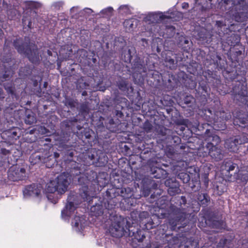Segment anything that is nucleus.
Listing matches in <instances>:
<instances>
[{"label":"nucleus","mask_w":248,"mask_h":248,"mask_svg":"<svg viewBox=\"0 0 248 248\" xmlns=\"http://www.w3.org/2000/svg\"><path fill=\"white\" fill-rule=\"evenodd\" d=\"M65 104L71 108L75 107V102L73 99L71 98L66 97L65 98Z\"/></svg>","instance_id":"obj_56"},{"label":"nucleus","mask_w":248,"mask_h":248,"mask_svg":"<svg viewBox=\"0 0 248 248\" xmlns=\"http://www.w3.org/2000/svg\"><path fill=\"white\" fill-rule=\"evenodd\" d=\"M233 124L239 127H246L248 125V115L247 112L241 110L236 111L233 113Z\"/></svg>","instance_id":"obj_19"},{"label":"nucleus","mask_w":248,"mask_h":248,"mask_svg":"<svg viewBox=\"0 0 248 248\" xmlns=\"http://www.w3.org/2000/svg\"><path fill=\"white\" fill-rule=\"evenodd\" d=\"M26 177V170L24 168L13 166L8 172V178L10 181L15 182L24 180Z\"/></svg>","instance_id":"obj_16"},{"label":"nucleus","mask_w":248,"mask_h":248,"mask_svg":"<svg viewBox=\"0 0 248 248\" xmlns=\"http://www.w3.org/2000/svg\"><path fill=\"white\" fill-rule=\"evenodd\" d=\"M89 86V85L83 81H78L77 87L78 89H86Z\"/></svg>","instance_id":"obj_55"},{"label":"nucleus","mask_w":248,"mask_h":248,"mask_svg":"<svg viewBox=\"0 0 248 248\" xmlns=\"http://www.w3.org/2000/svg\"><path fill=\"white\" fill-rule=\"evenodd\" d=\"M150 174L153 178L156 179H164L168 175V172L165 170L156 167L151 168Z\"/></svg>","instance_id":"obj_30"},{"label":"nucleus","mask_w":248,"mask_h":248,"mask_svg":"<svg viewBox=\"0 0 248 248\" xmlns=\"http://www.w3.org/2000/svg\"><path fill=\"white\" fill-rule=\"evenodd\" d=\"M205 114L210 119V122L213 124V128L215 130L220 131L224 130L226 128L225 121L213 116L211 109L205 110Z\"/></svg>","instance_id":"obj_20"},{"label":"nucleus","mask_w":248,"mask_h":248,"mask_svg":"<svg viewBox=\"0 0 248 248\" xmlns=\"http://www.w3.org/2000/svg\"><path fill=\"white\" fill-rule=\"evenodd\" d=\"M36 122V119L33 113L31 111H26L25 118V123L26 124L31 125Z\"/></svg>","instance_id":"obj_44"},{"label":"nucleus","mask_w":248,"mask_h":248,"mask_svg":"<svg viewBox=\"0 0 248 248\" xmlns=\"http://www.w3.org/2000/svg\"><path fill=\"white\" fill-rule=\"evenodd\" d=\"M191 43L189 41L187 37L185 36L180 35L177 39V45L184 51H188L190 49V46Z\"/></svg>","instance_id":"obj_33"},{"label":"nucleus","mask_w":248,"mask_h":248,"mask_svg":"<svg viewBox=\"0 0 248 248\" xmlns=\"http://www.w3.org/2000/svg\"><path fill=\"white\" fill-rule=\"evenodd\" d=\"M88 158L90 160V164L96 167L104 166L108 161V157L104 153L100 150L92 149L88 154Z\"/></svg>","instance_id":"obj_13"},{"label":"nucleus","mask_w":248,"mask_h":248,"mask_svg":"<svg viewBox=\"0 0 248 248\" xmlns=\"http://www.w3.org/2000/svg\"><path fill=\"white\" fill-rule=\"evenodd\" d=\"M13 46L18 53L24 55L29 60L34 64H37L40 61L37 46L31 43L28 38H18L14 40Z\"/></svg>","instance_id":"obj_3"},{"label":"nucleus","mask_w":248,"mask_h":248,"mask_svg":"<svg viewBox=\"0 0 248 248\" xmlns=\"http://www.w3.org/2000/svg\"><path fill=\"white\" fill-rule=\"evenodd\" d=\"M136 51L135 48L131 47L129 48L128 50H124L122 54V59L125 62L127 63L130 62L131 61L132 58L136 54Z\"/></svg>","instance_id":"obj_36"},{"label":"nucleus","mask_w":248,"mask_h":248,"mask_svg":"<svg viewBox=\"0 0 248 248\" xmlns=\"http://www.w3.org/2000/svg\"><path fill=\"white\" fill-rule=\"evenodd\" d=\"M114 206V204L110 203L108 201L100 202L91 206V215L95 217L102 216L105 220L112 219L113 214L115 213Z\"/></svg>","instance_id":"obj_6"},{"label":"nucleus","mask_w":248,"mask_h":248,"mask_svg":"<svg viewBox=\"0 0 248 248\" xmlns=\"http://www.w3.org/2000/svg\"><path fill=\"white\" fill-rule=\"evenodd\" d=\"M12 61L13 60H12L11 54L10 53L8 54L7 56H3L2 57L3 62L4 63H8L9 65V67L11 66V63H13Z\"/></svg>","instance_id":"obj_54"},{"label":"nucleus","mask_w":248,"mask_h":248,"mask_svg":"<svg viewBox=\"0 0 248 248\" xmlns=\"http://www.w3.org/2000/svg\"><path fill=\"white\" fill-rule=\"evenodd\" d=\"M189 186L190 187L191 191L193 192H196L200 190V183L198 180H192L191 182L188 183Z\"/></svg>","instance_id":"obj_51"},{"label":"nucleus","mask_w":248,"mask_h":248,"mask_svg":"<svg viewBox=\"0 0 248 248\" xmlns=\"http://www.w3.org/2000/svg\"><path fill=\"white\" fill-rule=\"evenodd\" d=\"M119 107L116 106V109L113 112V115L116 116V118H122L124 116V113L121 110H119ZM115 117V116H113Z\"/></svg>","instance_id":"obj_57"},{"label":"nucleus","mask_w":248,"mask_h":248,"mask_svg":"<svg viewBox=\"0 0 248 248\" xmlns=\"http://www.w3.org/2000/svg\"><path fill=\"white\" fill-rule=\"evenodd\" d=\"M233 98L237 102L243 104L248 103V95L247 89L242 85L233 88Z\"/></svg>","instance_id":"obj_17"},{"label":"nucleus","mask_w":248,"mask_h":248,"mask_svg":"<svg viewBox=\"0 0 248 248\" xmlns=\"http://www.w3.org/2000/svg\"><path fill=\"white\" fill-rule=\"evenodd\" d=\"M27 6H28L29 8L33 9L37 8L38 7L39 3L34 1H27L26 2Z\"/></svg>","instance_id":"obj_59"},{"label":"nucleus","mask_w":248,"mask_h":248,"mask_svg":"<svg viewBox=\"0 0 248 248\" xmlns=\"http://www.w3.org/2000/svg\"><path fill=\"white\" fill-rule=\"evenodd\" d=\"M138 20L136 19H129L125 20L124 22V26L128 29L129 31L133 30L137 24Z\"/></svg>","instance_id":"obj_45"},{"label":"nucleus","mask_w":248,"mask_h":248,"mask_svg":"<svg viewBox=\"0 0 248 248\" xmlns=\"http://www.w3.org/2000/svg\"><path fill=\"white\" fill-rule=\"evenodd\" d=\"M85 219L84 216H75L72 221V225L77 231L82 230L85 226Z\"/></svg>","instance_id":"obj_31"},{"label":"nucleus","mask_w":248,"mask_h":248,"mask_svg":"<svg viewBox=\"0 0 248 248\" xmlns=\"http://www.w3.org/2000/svg\"><path fill=\"white\" fill-rule=\"evenodd\" d=\"M177 77L181 81V85H183L186 88L189 89H194L197 86V82L195 78L187 75L183 71L179 72Z\"/></svg>","instance_id":"obj_18"},{"label":"nucleus","mask_w":248,"mask_h":248,"mask_svg":"<svg viewBox=\"0 0 248 248\" xmlns=\"http://www.w3.org/2000/svg\"><path fill=\"white\" fill-rule=\"evenodd\" d=\"M79 52L80 53V56H83V57H87L88 56V52L87 50L85 49H82Z\"/></svg>","instance_id":"obj_63"},{"label":"nucleus","mask_w":248,"mask_h":248,"mask_svg":"<svg viewBox=\"0 0 248 248\" xmlns=\"http://www.w3.org/2000/svg\"><path fill=\"white\" fill-rule=\"evenodd\" d=\"M217 248H233L232 240L230 239H221L217 246Z\"/></svg>","instance_id":"obj_42"},{"label":"nucleus","mask_w":248,"mask_h":248,"mask_svg":"<svg viewBox=\"0 0 248 248\" xmlns=\"http://www.w3.org/2000/svg\"><path fill=\"white\" fill-rule=\"evenodd\" d=\"M10 154L9 150L0 147V167L5 166L9 164L8 158Z\"/></svg>","instance_id":"obj_34"},{"label":"nucleus","mask_w":248,"mask_h":248,"mask_svg":"<svg viewBox=\"0 0 248 248\" xmlns=\"http://www.w3.org/2000/svg\"><path fill=\"white\" fill-rule=\"evenodd\" d=\"M233 5L234 19L237 22H243L248 18V3L244 0H232L229 1Z\"/></svg>","instance_id":"obj_7"},{"label":"nucleus","mask_w":248,"mask_h":248,"mask_svg":"<svg viewBox=\"0 0 248 248\" xmlns=\"http://www.w3.org/2000/svg\"><path fill=\"white\" fill-rule=\"evenodd\" d=\"M116 86L119 89L123 92L127 93L129 91V83L127 79L120 77L116 81Z\"/></svg>","instance_id":"obj_35"},{"label":"nucleus","mask_w":248,"mask_h":248,"mask_svg":"<svg viewBox=\"0 0 248 248\" xmlns=\"http://www.w3.org/2000/svg\"><path fill=\"white\" fill-rule=\"evenodd\" d=\"M177 177L178 179L181 180L184 184H188L190 181L189 174L185 172H179L177 175Z\"/></svg>","instance_id":"obj_49"},{"label":"nucleus","mask_w":248,"mask_h":248,"mask_svg":"<svg viewBox=\"0 0 248 248\" xmlns=\"http://www.w3.org/2000/svg\"><path fill=\"white\" fill-rule=\"evenodd\" d=\"M78 184L80 186L79 188V194L83 201L91 203L92 197L90 195L88 186L91 182L99 184L98 176L95 171L91 170L85 173H82L77 178Z\"/></svg>","instance_id":"obj_4"},{"label":"nucleus","mask_w":248,"mask_h":248,"mask_svg":"<svg viewBox=\"0 0 248 248\" xmlns=\"http://www.w3.org/2000/svg\"><path fill=\"white\" fill-rule=\"evenodd\" d=\"M170 202L169 223L173 230H180L187 223L186 210L188 206L186 198L185 196H176L172 198Z\"/></svg>","instance_id":"obj_2"},{"label":"nucleus","mask_w":248,"mask_h":248,"mask_svg":"<svg viewBox=\"0 0 248 248\" xmlns=\"http://www.w3.org/2000/svg\"><path fill=\"white\" fill-rule=\"evenodd\" d=\"M114 103L117 106L121 107V109H123L124 107L123 105H126L127 100L125 98L120 96H116L113 99Z\"/></svg>","instance_id":"obj_48"},{"label":"nucleus","mask_w":248,"mask_h":248,"mask_svg":"<svg viewBox=\"0 0 248 248\" xmlns=\"http://www.w3.org/2000/svg\"><path fill=\"white\" fill-rule=\"evenodd\" d=\"M213 116L224 121H227L232 118V115L230 112L224 110L217 111Z\"/></svg>","instance_id":"obj_38"},{"label":"nucleus","mask_w":248,"mask_h":248,"mask_svg":"<svg viewBox=\"0 0 248 248\" xmlns=\"http://www.w3.org/2000/svg\"><path fill=\"white\" fill-rule=\"evenodd\" d=\"M79 130H81L80 135H79V138L83 139L84 137L86 139H90L91 134L93 133V131L89 128H83L80 126H77Z\"/></svg>","instance_id":"obj_43"},{"label":"nucleus","mask_w":248,"mask_h":248,"mask_svg":"<svg viewBox=\"0 0 248 248\" xmlns=\"http://www.w3.org/2000/svg\"><path fill=\"white\" fill-rule=\"evenodd\" d=\"M222 173L230 181H232L239 170L238 165L231 160L224 161L221 166Z\"/></svg>","instance_id":"obj_11"},{"label":"nucleus","mask_w":248,"mask_h":248,"mask_svg":"<svg viewBox=\"0 0 248 248\" xmlns=\"http://www.w3.org/2000/svg\"><path fill=\"white\" fill-rule=\"evenodd\" d=\"M164 84L168 90H172L181 85V81L177 76L169 75L167 80L165 81Z\"/></svg>","instance_id":"obj_29"},{"label":"nucleus","mask_w":248,"mask_h":248,"mask_svg":"<svg viewBox=\"0 0 248 248\" xmlns=\"http://www.w3.org/2000/svg\"><path fill=\"white\" fill-rule=\"evenodd\" d=\"M207 74H208V75H206L204 76L205 77V78H206V80L209 81V78H212L215 79V78L213 77V72L211 71L208 70Z\"/></svg>","instance_id":"obj_61"},{"label":"nucleus","mask_w":248,"mask_h":248,"mask_svg":"<svg viewBox=\"0 0 248 248\" xmlns=\"http://www.w3.org/2000/svg\"><path fill=\"white\" fill-rule=\"evenodd\" d=\"M168 17L162 13H151L147 15L144 20L149 24L158 23L164 21Z\"/></svg>","instance_id":"obj_25"},{"label":"nucleus","mask_w":248,"mask_h":248,"mask_svg":"<svg viewBox=\"0 0 248 248\" xmlns=\"http://www.w3.org/2000/svg\"><path fill=\"white\" fill-rule=\"evenodd\" d=\"M200 156H205L209 155L212 160L217 162L224 157L223 151L220 146L209 144L208 146L201 147L198 150Z\"/></svg>","instance_id":"obj_8"},{"label":"nucleus","mask_w":248,"mask_h":248,"mask_svg":"<svg viewBox=\"0 0 248 248\" xmlns=\"http://www.w3.org/2000/svg\"><path fill=\"white\" fill-rule=\"evenodd\" d=\"M48 184L49 183L47 184L46 189V192L49 193V194H48L47 195V197L49 201H50L51 202L55 204L58 202V199L60 198V197L63 193H60L58 191V190H56L52 192L47 191V188Z\"/></svg>","instance_id":"obj_37"},{"label":"nucleus","mask_w":248,"mask_h":248,"mask_svg":"<svg viewBox=\"0 0 248 248\" xmlns=\"http://www.w3.org/2000/svg\"><path fill=\"white\" fill-rule=\"evenodd\" d=\"M159 133L161 136L164 137L162 140H165L169 145H177L181 142V139L170 129L163 127L160 129Z\"/></svg>","instance_id":"obj_15"},{"label":"nucleus","mask_w":248,"mask_h":248,"mask_svg":"<svg viewBox=\"0 0 248 248\" xmlns=\"http://www.w3.org/2000/svg\"><path fill=\"white\" fill-rule=\"evenodd\" d=\"M113 8L111 7H108L106 9H104L102 10L101 12V13L103 15H106L107 16H110L112 12H113Z\"/></svg>","instance_id":"obj_58"},{"label":"nucleus","mask_w":248,"mask_h":248,"mask_svg":"<svg viewBox=\"0 0 248 248\" xmlns=\"http://www.w3.org/2000/svg\"><path fill=\"white\" fill-rule=\"evenodd\" d=\"M216 25L217 26V33L218 35L219 39L223 41L225 40V36L227 35V31H229L226 25L223 23V21H217ZM227 43L231 46H235L239 43V38L237 35L232 33L230 36H227L226 39Z\"/></svg>","instance_id":"obj_9"},{"label":"nucleus","mask_w":248,"mask_h":248,"mask_svg":"<svg viewBox=\"0 0 248 248\" xmlns=\"http://www.w3.org/2000/svg\"><path fill=\"white\" fill-rule=\"evenodd\" d=\"M160 74L158 71L149 70L148 72L147 71V74L145 75V77L151 78L154 79L155 81H159L160 79Z\"/></svg>","instance_id":"obj_50"},{"label":"nucleus","mask_w":248,"mask_h":248,"mask_svg":"<svg viewBox=\"0 0 248 248\" xmlns=\"http://www.w3.org/2000/svg\"><path fill=\"white\" fill-rule=\"evenodd\" d=\"M111 225L109 227L108 231L110 235L114 237L119 238L123 236H126L129 226L130 223L126 218L121 216L115 215L114 213L112 217Z\"/></svg>","instance_id":"obj_5"},{"label":"nucleus","mask_w":248,"mask_h":248,"mask_svg":"<svg viewBox=\"0 0 248 248\" xmlns=\"http://www.w3.org/2000/svg\"><path fill=\"white\" fill-rule=\"evenodd\" d=\"M106 193L107 197L109 199L118 195L123 197L124 199L131 198L133 196V190L129 187L108 189L106 191Z\"/></svg>","instance_id":"obj_14"},{"label":"nucleus","mask_w":248,"mask_h":248,"mask_svg":"<svg viewBox=\"0 0 248 248\" xmlns=\"http://www.w3.org/2000/svg\"><path fill=\"white\" fill-rule=\"evenodd\" d=\"M207 143L205 146H208L209 144H212L214 146H217L221 142L220 138L219 136L215 134H212L209 136L206 140Z\"/></svg>","instance_id":"obj_40"},{"label":"nucleus","mask_w":248,"mask_h":248,"mask_svg":"<svg viewBox=\"0 0 248 248\" xmlns=\"http://www.w3.org/2000/svg\"><path fill=\"white\" fill-rule=\"evenodd\" d=\"M248 138L247 135L242 134L232 136L225 141L224 146L231 152H237L241 145L248 142Z\"/></svg>","instance_id":"obj_10"},{"label":"nucleus","mask_w":248,"mask_h":248,"mask_svg":"<svg viewBox=\"0 0 248 248\" xmlns=\"http://www.w3.org/2000/svg\"><path fill=\"white\" fill-rule=\"evenodd\" d=\"M216 190L218 195H221L224 192L226 191L227 187L224 184H219V185H217Z\"/></svg>","instance_id":"obj_52"},{"label":"nucleus","mask_w":248,"mask_h":248,"mask_svg":"<svg viewBox=\"0 0 248 248\" xmlns=\"http://www.w3.org/2000/svg\"><path fill=\"white\" fill-rule=\"evenodd\" d=\"M162 28L164 30L163 33L166 34V37L170 38L174 36L175 34V27L170 25H163Z\"/></svg>","instance_id":"obj_41"},{"label":"nucleus","mask_w":248,"mask_h":248,"mask_svg":"<svg viewBox=\"0 0 248 248\" xmlns=\"http://www.w3.org/2000/svg\"><path fill=\"white\" fill-rule=\"evenodd\" d=\"M120 124V121L115 117H108L105 121V125L107 128L112 132H118V126Z\"/></svg>","instance_id":"obj_27"},{"label":"nucleus","mask_w":248,"mask_h":248,"mask_svg":"<svg viewBox=\"0 0 248 248\" xmlns=\"http://www.w3.org/2000/svg\"><path fill=\"white\" fill-rule=\"evenodd\" d=\"M3 134L7 136L8 140L12 141L16 140L19 137L17 135V132L14 129L6 131Z\"/></svg>","instance_id":"obj_46"},{"label":"nucleus","mask_w":248,"mask_h":248,"mask_svg":"<svg viewBox=\"0 0 248 248\" xmlns=\"http://www.w3.org/2000/svg\"><path fill=\"white\" fill-rule=\"evenodd\" d=\"M128 229V230L126 237H133V239L137 240L139 242H142L143 239L145 238L143 231L140 229L136 228L135 227L130 225L129 226V228Z\"/></svg>","instance_id":"obj_24"},{"label":"nucleus","mask_w":248,"mask_h":248,"mask_svg":"<svg viewBox=\"0 0 248 248\" xmlns=\"http://www.w3.org/2000/svg\"><path fill=\"white\" fill-rule=\"evenodd\" d=\"M144 128L146 130H150L152 128V125L149 123H145L144 125Z\"/></svg>","instance_id":"obj_64"},{"label":"nucleus","mask_w":248,"mask_h":248,"mask_svg":"<svg viewBox=\"0 0 248 248\" xmlns=\"http://www.w3.org/2000/svg\"><path fill=\"white\" fill-rule=\"evenodd\" d=\"M237 174L233 180H237L241 181L242 183H247L248 182V167H244L239 169Z\"/></svg>","instance_id":"obj_32"},{"label":"nucleus","mask_w":248,"mask_h":248,"mask_svg":"<svg viewBox=\"0 0 248 248\" xmlns=\"http://www.w3.org/2000/svg\"><path fill=\"white\" fill-rule=\"evenodd\" d=\"M199 87L195 90L196 96L200 97L203 101H206V96L208 95L209 88L205 82H200Z\"/></svg>","instance_id":"obj_28"},{"label":"nucleus","mask_w":248,"mask_h":248,"mask_svg":"<svg viewBox=\"0 0 248 248\" xmlns=\"http://www.w3.org/2000/svg\"><path fill=\"white\" fill-rule=\"evenodd\" d=\"M49 153L46 152L45 154L40 153H35L31 155L30 157V160L31 163L35 164L39 163H47V162L51 159L53 157L50 155Z\"/></svg>","instance_id":"obj_23"},{"label":"nucleus","mask_w":248,"mask_h":248,"mask_svg":"<svg viewBox=\"0 0 248 248\" xmlns=\"http://www.w3.org/2000/svg\"><path fill=\"white\" fill-rule=\"evenodd\" d=\"M74 155V152L73 150H69L65 154V155L70 158H72Z\"/></svg>","instance_id":"obj_62"},{"label":"nucleus","mask_w":248,"mask_h":248,"mask_svg":"<svg viewBox=\"0 0 248 248\" xmlns=\"http://www.w3.org/2000/svg\"><path fill=\"white\" fill-rule=\"evenodd\" d=\"M63 5V2L62 1L55 2L53 3L52 6L56 9H59Z\"/></svg>","instance_id":"obj_60"},{"label":"nucleus","mask_w":248,"mask_h":248,"mask_svg":"<svg viewBox=\"0 0 248 248\" xmlns=\"http://www.w3.org/2000/svg\"><path fill=\"white\" fill-rule=\"evenodd\" d=\"M165 62L166 63V66H168L170 69H175L177 66L174 59L170 56H167L166 57Z\"/></svg>","instance_id":"obj_47"},{"label":"nucleus","mask_w":248,"mask_h":248,"mask_svg":"<svg viewBox=\"0 0 248 248\" xmlns=\"http://www.w3.org/2000/svg\"><path fill=\"white\" fill-rule=\"evenodd\" d=\"M165 185L168 187V192L170 196H173L180 193L179 182L175 178H171L165 181Z\"/></svg>","instance_id":"obj_22"},{"label":"nucleus","mask_w":248,"mask_h":248,"mask_svg":"<svg viewBox=\"0 0 248 248\" xmlns=\"http://www.w3.org/2000/svg\"><path fill=\"white\" fill-rule=\"evenodd\" d=\"M131 69L133 77L137 78L139 77V80L143 79L145 75L147 74V69L140 57L135 55V58L131 63Z\"/></svg>","instance_id":"obj_12"},{"label":"nucleus","mask_w":248,"mask_h":248,"mask_svg":"<svg viewBox=\"0 0 248 248\" xmlns=\"http://www.w3.org/2000/svg\"><path fill=\"white\" fill-rule=\"evenodd\" d=\"M197 199L199 204L203 207H206L210 202V197L206 193L199 194Z\"/></svg>","instance_id":"obj_39"},{"label":"nucleus","mask_w":248,"mask_h":248,"mask_svg":"<svg viewBox=\"0 0 248 248\" xmlns=\"http://www.w3.org/2000/svg\"><path fill=\"white\" fill-rule=\"evenodd\" d=\"M73 199V196H70L68 198V203L65 205V208L62 211L61 215L62 218L66 219V218L71 216L74 212L76 207L74 203L72 201Z\"/></svg>","instance_id":"obj_26"},{"label":"nucleus","mask_w":248,"mask_h":248,"mask_svg":"<svg viewBox=\"0 0 248 248\" xmlns=\"http://www.w3.org/2000/svg\"><path fill=\"white\" fill-rule=\"evenodd\" d=\"M80 164L76 161H71L66 167V171L57 176L54 180L51 181L47 186V191L54 192L58 190L60 193H64L67 190L70 181L72 178L76 181L77 177L81 174Z\"/></svg>","instance_id":"obj_1"},{"label":"nucleus","mask_w":248,"mask_h":248,"mask_svg":"<svg viewBox=\"0 0 248 248\" xmlns=\"http://www.w3.org/2000/svg\"><path fill=\"white\" fill-rule=\"evenodd\" d=\"M42 186L40 185L32 184L26 186L23 190V194L25 196L38 197L41 194Z\"/></svg>","instance_id":"obj_21"},{"label":"nucleus","mask_w":248,"mask_h":248,"mask_svg":"<svg viewBox=\"0 0 248 248\" xmlns=\"http://www.w3.org/2000/svg\"><path fill=\"white\" fill-rule=\"evenodd\" d=\"M31 67L25 66L20 69V73L24 76H27L31 73Z\"/></svg>","instance_id":"obj_53"}]
</instances>
